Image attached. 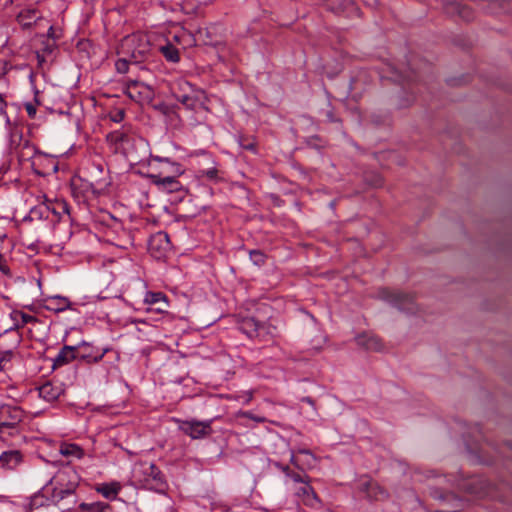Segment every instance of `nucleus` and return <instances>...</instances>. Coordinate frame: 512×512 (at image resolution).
<instances>
[{
  "mask_svg": "<svg viewBox=\"0 0 512 512\" xmlns=\"http://www.w3.org/2000/svg\"><path fill=\"white\" fill-rule=\"evenodd\" d=\"M80 479V475L73 467L66 466L50 480V500L61 512H71L75 509V492Z\"/></svg>",
  "mask_w": 512,
  "mask_h": 512,
  "instance_id": "f257e3e1",
  "label": "nucleus"
},
{
  "mask_svg": "<svg viewBox=\"0 0 512 512\" xmlns=\"http://www.w3.org/2000/svg\"><path fill=\"white\" fill-rule=\"evenodd\" d=\"M170 92L187 109H196L206 100L204 90L195 87L183 78L176 79L171 83Z\"/></svg>",
  "mask_w": 512,
  "mask_h": 512,
  "instance_id": "f03ea898",
  "label": "nucleus"
},
{
  "mask_svg": "<svg viewBox=\"0 0 512 512\" xmlns=\"http://www.w3.org/2000/svg\"><path fill=\"white\" fill-rule=\"evenodd\" d=\"M152 161L164 162L166 164V172L171 175L164 176L162 173L150 174L151 182L163 192L174 193L180 191L182 184L177 180V177L184 172L182 166L177 162H172L170 159L160 156H153Z\"/></svg>",
  "mask_w": 512,
  "mask_h": 512,
  "instance_id": "7ed1b4c3",
  "label": "nucleus"
},
{
  "mask_svg": "<svg viewBox=\"0 0 512 512\" xmlns=\"http://www.w3.org/2000/svg\"><path fill=\"white\" fill-rule=\"evenodd\" d=\"M132 477L136 483L154 491H164L166 482L160 469L151 462L138 463L133 469Z\"/></svg>",
  "mask_w": 512,
  "mask_h": 512,
  "instance_id": "20e7f679",
  "label": "nucleus"
},
{
  "mask_svg": "<svg viewBox=\"0 0 512 512\" xmlns=\"http://www.w3.org/2000/svg\"><path fill=\"white\" fill-rule=\"evenodd\" d=\"M150 51L151 45L147 36L132 34L123 39L119 53L128 56L134 64H138L149 56Z\"/></svg>",
  "mask_w": 512,
  "mask_h": 512,
  "instance_id": "39448f33",
  "label": "nucleus"
},
{
  "mask_svg": "<svg viewBox=\"0 0 512 512\" xmlns=\"http://www.w3.org/2000/svg\"><path fill=\"white\" fill-rule=\"evenodd\" d=\"M24 418V411L16 405L4 404L0 406V432L15 430Z\"/></svg>",
  "mask_w": 512,
  "mask_h": 512,
  "instance_id": "423d86ee",
  "label": "nucleus"
},
{
  "mask_svg": "<svg viewBox=\"0 0 512 512\" xmlns=\"http://www.w3.org/2000/svg\"><path fill=\"white\" fill-rule=\"evenodd\" d=\"M380 297L397 307L399 310L412 313L415 311L414 297L410 294H405L398 291H392L388 288H383Z\"/></svg>",
  "mask_w": 512,
  "mask_h": 512,
  "instance_id": "0eeeda50",
  "label": "nucleus"
},
{
  "mask_svg": "<svg viewBox=\"0 0 512 512\" xmlns=\"http://www.w3.org/2000/svg\"><path fill=\"white\" fill-rule=\"evenodd\" d=\"M124 93L133 101L141 103L153 98V89L139 80H129L125 84Z\"/></svg>",
  "mask_w": 512,
  "mask_h": 512,
  "instance_id": "6e6552de",
  "label": "nucleus"
},
{
  "mask_svg": "<svg viewBox=\"0 0 512 512\" xmlns=\"http://www.w3.org/2000/svg\"><path fill=\"white\" fill-rule=\"evenodd\" d=\"M171 243L166 232L159 231L152 235L148 241V250L150 254L157 259L165 257L170 250Z\"/></svg>",
  "mask_w": 512,
  "mask_h": 512,
  "instance_id": "1a4fd4ad",
  "label": "nucleus"
},
{
  "mask_svg": "<svg viewBox=\"0 0 512 512\" xmlns=\"http://www.w3.org/2000/svg\"><path fill=\"white\" fill-rule=\"evenodd\" d=\"M179 428L192 439H200L211 434V421H182Z\"/></svg>",
  "mask_w": 512,
  "mask_h": 512,
  "instance_id": "9d476101",
  "label": "nucleus"
},
{
  "mask_svg": "<svg viewBox=\"0 0 512 512\" xmlns=\"http://www.w3.org/2000/svg\"><path fill=\"white\" fill-rule=\"evenodd\" d=\"M130 126H122L120 129L107 134L106 141L113 148L114 152L124 151L131 141Z\"/></svg>",
  "mask_w": 512,
  "mask_h": 512,
  "instance_id": "9b49d317",
  "label": "nucleus"
},
{
  "mask_svg": "<svg viewBox=\"0 0 512 512\" xmlns=\"http://www.w3.org/2000/svg\"><path fill=\"white\" fill-rule=\"evenodd\" d=\"M239 330L251 339H264L267 332V326L264 323L257 321L255 318L248 317L244 318L240 322Z\"/></svg>",
  "mask_w": 512,
  "mask_h": 512,
  "instance_id": "f8f14e48",
  "label": "nucleus"
},
{
  "mask_svg": "<svg viewBox=\"0 0 512 512\" xmlns=\"http://www.w3.org/2000/svg\"><path fill=\"white\" fill-rule=\"evenodd\" d=\"M355 341L358 346H361L366 350L381 351L383 349L381 339L371 333L357 335Z\"/></svg>",
  "mask_w": 512,
  "mask_h": 512,
  "instance_id": "ddd939ff",
  "label": "nucleus"
},
{
  "mask_svg": "<svg viewBox=\"0 0 512 512\" xmlns=\"http://www.w3.org/2000/svg\"><path fill=\"white\" fill-rule=\"evenodd\" d=\"M23 461V455L19 450H7L0 455V465L6 469H15Z\"/></svg>",
  "mask_w": 512,
  "mask_h": 512,
  "instance_id": "4468645a",
  "label": "nucleus"
},
{
  "mask_svg": "<svg viewBox=\"0 0 512 512\" xmlns=\"http://www.w3.org/2000/svg\"><path fill=\"white\" fill-rule=\"evenodd\" d=\"M63 393V389L59 385L46 382L38 388L39 397L47 402H53Z\"/></svg>",
  "mask_w": 512,
  "mask_h": 512,
  "instance_id": "2eb2a0df",
  "label": "nucleus"
},
{
  "mask_svg": "<svg viewBox=\"0 0 512 512\" xmlns=\"http://www.w3.org/2000/svg\"><path fill=\"white\" fill-rule=\"evenodd\" d=\"M70 307H71V302L66 297L56 295V296H51L48 299H46L45 308L49 311H54V312L58 313V312H63L67 309H70Z\"/></svg>",
  "mask_w": 512,
  "mask_h": 512,
  "instance_id": "dca6fc26",
  "label": "nucleus"
},
{
  "mask_svg": "<svg viewBox=\"0 0 512 512\" xmlns=\"http://www.w3.org/2000/svg\"><path fill=\"white\" fill-rule=\"evenodd\" d=\"M52 210V212L54 214H58L60 215L62 212L63 213H68V209H67V205L65 202H57L56 203V207L53 206V207H50V205H47V204H43V205H40L38 207H35L34 209L31 210V214L32 215H39V217H44V218H48V214H49V211Z\"/></svg>",
  "mask_w": 512,
  "mask_h": 512,
  "instance_id": "f3484780",
  "label": "nucleus"
},
{
  "mask_svg": "<svg viewBox=\"0 0 512 512\" xmlns=\"http://www.w3.org/2000/svg\"><path fill=\"white\" fill-rule=\"evenodd\" d=\"M122 486L119 482L102 483L96 486V491L108 500H114L121 491Z\"/></svg>",
  "mask_w": 512,
  "mask_h": 512,
  "instance_id": "a211bd4d",
  "label": "nucleus"
},
{
  "mask_svg": "<svg viewBox=\"0 0 512 512\" xmlns=\"http://www.w3.org/2000/svg\"><path fill=\"white\" fill-rule=\"evenodd\" d=\"M301 483L303 485L297 489L296 494L302 499L304 504L313 506L314 502L318 500L316 493L309 484L308 479L304 480V482Z\"/></svg>",
  "mask_w": 512,
  "mask_h": 512,
  "instance_id": "6ab92c4d",
  "label": "nucleus"
},
{
  "mask_svg": "<svg viewBox=\"0 0 512 512\" xmlns=\"http://www.w3.org/2000/svg\"><path fill=\"white\" fill-rule=\"evenodd\" d=\"M10 318L13 321V327L11 329H18V328L25 326L28 323H36L37 322L36 317H34L30 314H26L20 310H13L10 313Z\"/></svg>",
  "mask_w": 512,
  "mask_h": 512,
  "instance_id": "aec40b11",
  "label": "nucleus"
},
{
  "mask_svg": "<svg viewBox=\"0 0 512 512\" xmlns=\"http://www.w3.org/2000/svg\"><path fill=\"white\" fill-rule=\"evenodd\" d=\"M75 348L72 346H64L54 359V366H63L75 359Z\"/></svg>",
  "mask_w": 512,
  "mask_h": 512,
  "instance_id": "412c9836",
  "label": "nucleus"
},
{
  "mask_svg": "<svg viewBox=\"0 0 512 512\" xmlns=\"http://www.w3.org/2000/svg\"><path fill=\"white\" fill-rule=\"evenodd\" d=\"M109 505L104 502H92V503H85L82 502L80 504H75V509L71 512H104L106 508H108Z\"/></svg>",
  "mask_w": 512,
  "mask_h": 512,
  "instance_id": "4be33fe9",
  "label": "nucleus"
},
{
  "mask_svg": "<svg viewBox=\"0 0 512 512\" xmlns=\"http://www.w3.org/2000/svg\"><path fill=\"white\" fill-rule=\"evenodd\" d=\"M59 452L61 455L66 457H73L76 459H81L84 455L83 449L73 443H64L60 446Z\"/></svg>",
  "mask_w": 512,
  "mask_h": 512,
  "instance_id": "5701e85b",
  "label": "nucleus"
},
{
  "mask_svg": "<svg viewBox=\"0 0 512 512\" xmlns=\"http://www.w3.org/2000/svg\"><path fill=\"white\" fill-rule=\"evenodd\" d=\"M165 59L172 63H177L180 60L179 50L171 43L160 46L159 48Z\"/></svg>",
  "mask_w": 512,
  "mask_h": 512,
  "instance_id": "b1692460",
  "label": "nucleus"
},
{
  "mask_svg": "<svg viewBox=\"0 0 512 512\" xmlns=\"http://www.w3.org/2000/svg\"><path fill=\"white\" fill-rule=\"evenodd\" d=\"M25 395L26 391H20L17 387L13 385H8L4 390V396L17 403H21L24 400Z\"/></svg>",
  "mask_w": 512,
  "mask_h": 512,
  "instance_id": "393cba45",
  "label": "nucleus"
},
{
  "mask_svg": "<svg viewBox=\"0 0 512 512\" xmlns=\"http://www.w3.org/2000/svg\"><path fill=\"white\" fill-rule=\"evenodd\" d=\"M367 494L369 497H374L376 500L383 499L387 496L386 491L374 482L367 484Z\"/></svg>",
  "mask_w": 512,
  "mask_h": 512,
  "instance_id": "a878e982",
  "label": "nucleus"
},
{
  "mask_svg": "<svg viewBox=\"0 0 512 512\" xmlns=\"http://www.w3.org/2000/svg\"><path fill=\"white\" fill-rule=\"evenodd\" d=\"M283 472L285 475L290 478L295 483L304 482V480L308 479V476L301 472H295L291 470L288 466L283 468Z\"/></svg>",
  "mask_w": 512,
  "mask_h": 512,
  "instance_id": "bb28decb",
  "label": "nucleus"
},
{
  "mask_svg": "<svg viewBox=\"0 0 512 512\" xmlns=\"http://www.w3.org/2000/svg\"><path fill=\"white\" fill-rule=\"evenodd\" d=\"M134 64L128 56L119 58L115 62V69L118 73L125 74L129 70V65Z\"/></svg>",
  "mask_w": 512,
  "mask_h": 512,
  "instance_id": "cd10ccee",
  "label": "nucleus"
},
{
  "mask_svg": "<svg viewBox=\"0 0 512 512\" xmlns=\"http://www.w3.org/2000/svg\"><path fill=\"white\" fill-rule=\"evenodd\" d=\"M144 301L147 304H156L165 301V295L161 292H147Z\"/></svg>",
  "mask_w": 512,
  "mask_h": 512,
  "instance_id": "c85d7f7f",
  "label": "nucleus"
},
{
  "mask_svg": "<svg viewBox=\"0 0 512 512\" xmlns=\"http://www.w3.org/2000/svg\"><path fill=\"white\" fill-rule=\"evenodd\" d=\"M249 255L255 265L261 266L265 263L266 256L260 250H251Z\"/></svg>",
  "mask_w": 512,
  "mask_h": 512,
  "instance_id": "c756f323",
  "label": "nucleus"
},
{
  "mask_svg": "<svg viewBox=\"0 0 512 512\" xmlns=\"http://www.w3.org/2000/svg\"><path fill=\"white\" fill-rule=\"evenodd\" d=\"M35 153V147L29 143V141H24L22 144V151L19 155L20 159L30 158Z\"/></svg>",
  "mask_w": 512,
  "mask_h": 512,
  "instance_id": "7c9ffc66",
  "label": "nucleus"
},
{
  "mask_svg": "<svg viewBox=\"0 0 512 512\" xmlns=\"http://www.w3.org/2000/svg\"><path fill=\"white\" fill-rule=\"evenodd\" d=\"M239 144L244 150L251 151L253 153H256V143L253 139H247L244 137H241L239 139Z\"/></svg>",
  "mask_w": 512,
  "mask_h": 512,
  "instance_id": "2f4dec72",
  "label": "nucleus"
},
{
  "mask_svg": "<svg viewBox=\"0 0 512 512\" xmlns=\"http://www.w3.org/2000/svg\"><path fill=\"white\" fill-rule=\"evenodd\" d=\"M452 7H453V9H454L455 11H457V12H458V14H459L461 17L465 18L466 20H468V19H469L468 17H469V15L471 14V11H470L467 7L462 6V5H461V4H459V3H453V4H452Z\"/></svg>",
  "mask_w": 512,
  "mask_h": 512,
  "instance_id": "473e14b6",
  "label": "nucleus"
},
{
  "mask_svg": "<svg viewBox=\"0 0 512 512\" xmlns=\"http://www.w3.org/2000/svg\"><path fill=\"white\" fill-rule=\"evenodd\" d=\"M0 272L7 276V277H11L12 274H11V271H10V267L8 265V262L7 260L3 257L2 254H0Z\"/></svg>",
  "mask_w": 512,
  "mask_h": 512,
  "instance_id": "72a5a7b5",
  "label": "nucleus"
},
{
  "mask_svg": "<svg viewBox=\"0 0 512 512\" xmlns=\"http://www.w3.org/2000/svg\"><path fill=\"white\" fill-rule=\"evenodd\" d=\"M124 116H125L124 110L117 109L110 113L109 118L111 121H113L115 123H120L124 119Z\"/></svg>",
  "mask_w": 512,
  "mask_h": 512,
  "instance_id": "f704fd0d",
  "label": "nucleus"
},
{
  "mask_svg": "<svg viewBox=\"0 0 512 512\" xmlns=\"http://www.w3.org/2000/svg\"><path fill=\"white\" fill-rule=\"evenodd\" d=\"M202 174L206 176L209 180H216L218 177V170L216 168H210L202 171Z\"/></svg>",
  "mask_w": 512,
  "mask_h": 512,
  "instance_id": "c9c22d12",
  "label": "nucleus"
},
{
  "mask_svg": "<svg viewBox=\"0 0 512 512\" xmlns=\"http://www.w3.org/2000/svg\"><path fill=\"white\" fill-rule=\"evenodd\" d=\"M242 416L246 417L248 419L254 420L256 422H259V423L265 422V418L264 417L255 416V415H253V413H251L249 411L243 412Z\"/></svg>",
  "mask_w": 512,
  "mask_h": 512,
  "instance_id": "e433bc0d",
  "label": "nucleus"
},
{
  "mask_svg": "<svg viewBox=\"0 0 512 512\" xmlns=\"http://www.w3.org/2000/svg\"><path fill=\"white\" fill-rule=\"evenodd\" d=\"M106 352H108V349H104L100 354L95 355L92 358V362L97 363V362L101 361L103 359L104 355L106 354Z\"/></svg>",
  "mask_w": 512,
  "mask_h": 512,
  "instance_id": "4c0bfd02",
  "label": "nucleus"
},
{
  "mask_svg": "<svg viewBox=\"0 0 512 512\" xmlns=\"http://www.w3.org/2000/svg\"><path fill=\"white\" fill-rule=\"evenodd\" d=\"M26 109H27L29 116H34L36 114V109L34 107H32L31 105H28Z\"/></svg>",
  "mask_w": 512,
  "mask_h": 512,
  "instance_id": "58836bf2",
  "label": "nucleus"
},
{
  "mask_svg": "<svg viewBox=\"0 0 512 512\" xmlns=\"http://www.w3.org/2000/svg\"><path fill=\"white\" fill-rule=\"evenodd\" d=\"M374 185H375L376 187L381 186V185H382V179H381V178H378V179H377V181L374 183Z\"/></svg>",
  "mask_w": 512,
  "mask_h": 512,
  "instance_id": "ea45409f",
  "label": "nucleus"
},
{
  "mask_svg": "<svg viewBox=\"0 0 512 512\" xmlns=\"http://www.w3.org/2000/svg\"><path fill=\"white\" fill-rule=\"evenodd\" d=\"M303 401L309 403V404H312L313 403V400L310 398V397H306L303 399Z\"/></svg>",
  "mask_w": 512,
  "mask_h": 512,
  "instance_id": "a19ab883",
  "label": "nucleus"
},
{
  "mask_svg": "<svg viewBox=\"0 0 512 512\" xmlns=\"http://www.w3.org/2000/svg\"><path fill=\"white\" fill-rule=\"evenodd\" d=\"M299 452L311 455V453L308 450H305V449L299 450Z\"/></svg>",
  "mask_w": 512,
  "mask_h": 512,
  "instance_id": "79ce46f5",
  "label": "nucleus"
},
{
  "mask_svg": "<svg viewBox=\"0 0 512 512\" xmlns=\"http://www.w3.org/2000/svg\"><path fill=\"white\" fill-rule=\"evenodd\" d=\"M45 50L50 53V52H52L53 48L48 45V46H46Z\"/></svg>",
  "mask_w": 512,
  "mask_h": 512,
  "instance_id": "37998d69",
  "label": "nucleus"
},
{
  "mask_svg": "<svg viewBox=\"0 0 512 512\" xmlns=\"http://www.w3.org/2000/svg\"><path fill=\"white\" fill-rule=\"evenodd\" d=\"M350 0H344V2L341 4V6H345L346 3H348Z\"/></svg>",
  "mask_w": 512,
  "mask_h": 512,
  "instance_id": "c03bdc74",
  "label": "nucleus"
},
{
  "mask_svg": "<svg viewBox=\"0 0 512 512\" xmlns=\"http://www.w3.org/2000/svg\"><path fill=\"white\" fill-rule=\"evenodd\" d=\"M291 461H292V463L296 464V460H295L294 456H292Z\"/></svg>",
  "mask_w": 512,
  "mask_h": 512,
  "instance_id": "a18cd8bd",
  "label": "nucleus"
},
{
  "mask_svg": "<svg viewBox=\"0 0 512 512\" xmlns=\"http://www.w3.org/2000/svg\"><path fill=\"white\" fill-rule=\"evenodd\" d=\"M206 43L207 44H213V45L216 44V42H213V41H207Z\"/></svg>",
  "mask_w": 512,
  "mask_h": 512,
  "instance_id": "49530a36",
  "label": "nucleus"
},
{
  "mask_svg": "<svg viewBox=\"0 0 512 512\" xmlns=\"http://www.w3.org/2000/svg\"><path fill=\"white\" fill-rule=\"evenodd\" d=\"M27 13L33 14V16H35V11H28Z\"/></svg>",
  "mask_w": 512,
  "mask_h": 512,
  "instance_id": "de8ad7c7",
  "label": "nucleus"
},
{
  "mask_svg": "<svg viewBox=\"0 0 512 512\" xmlns=\"http://www.w3.org/2000/svg\"><path fill=\"white\" fill-rule=\"evenodd\" d=\"M24 12L20 13L19 17H24Z\"/></svg>",
  "mask_w": 512,
  "mask_h": 512,
  "instance_id": "09e8293b",
  "label": "nucleus"
}]
</instances>
